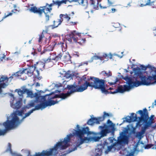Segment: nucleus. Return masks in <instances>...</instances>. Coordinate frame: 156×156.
Returning a JSON list of instances; mask_svg holds the SVG:
<instances>
[{"instance_id":"nucleus-14","label":"nucleus","mask_w":156,"mask_h":156,"mask_svg":"<svg viewBox=\"0 0 156 156\" xmlns=\"http://www.w3.org/2000/svg\"><path fill=\"white\" fill-rule=\"evenodd\" d=\"M45 60H43V61H39L38 62H36V64L37 65V68H38L39 69L41 70H42V69L44 68L45 66L47 67H50L49 65L48 64H46L45 63Z\"/></svg>"},{"instance_id":"nucleus-53","label":"nucleus","mask_w":156,"mask_h":156,"mask_svg":"<svg viewBox=\"0 0 156 156\" xmlns=\"http://www.w3.org/2000/svg\"><path fill=\"white\" fill-rule=\"evenodd\" d=\"M13 7H14V9H15V8H16L17 6H16V5H13Z\"/></svg>"},{"instance_id":"nucleus-52","label":"nucleus","mask_w":156,"mask_h":156,"mask_svg":"<svg viewBox=\"0 0 156 156\" xmlns=\"http://www.w3.org/2000/svg\"><path fill=\"white\" fill-rule=\"evenodd\" d=\"M14 54L18 55L19 54H20V52H16L14 53Z\"/></svg>"},{"instance_id":"nucleus-41","label":"nucleus","mask_w":156,"mask_h":156,"mask_svg":"<svg viewBox=\"0 0 156 156\" xmlns=\"http://www.w3.org/2000/svg\"><path fill=\"white\" fill-rule=\"evenodd\" d=\"M12 14V13L11 12H10L7 15H5V16L3 17L2 20L3 19L5 18L6 17H8V16H11Z\"/></svg>"},{"instance_id":"nucleus-16","label":"nucleus","mask_w":156,"mask_h":156,"mask_svg":"<svg viewBox=\"0 0 156 156\" xmlns=\"http://www.w3.org/2000/svg\"><path fill=\"white\" fill-rule=\"evenodd\" d=\"M8 148L6 150V151H9L10 153L12 156H22L20 154H17L15 152H12L11 150V145L10 143H9L8 144ZM40 154L39 153L36 154L35 156H40Z\"/></svg>"},{"instance_id":"nucleus-43","label":"nucleus","mask_w":156,"mask_h":156,"mask_svg":"<svg viewBox=\"0 0 156 156\" xmlns=\"http://www.w3.org/2000/svg\"><path fill=\"white\" fill-rule=\"evenodd\" d=\"M120 24L119 23H116L113 26L115 27H117L119 26Z\"/></svg>"},{"instance_id":"nucleus-29","label":"nucleus","mask_w":156,"mask_h":156,"mask_svg":"<svg viewBox=\"0 0 156 156\" xmlns=\"http://www.w3.org/2000/svg\"><path fill=\"white\" fill-rule=\"evenodd\" d=\"M153 116H154L153 115H151V117L150 119L149 120L147 123V125L149 126H150L153 123Z\"/></svg>"},{"instance_id":"nucleus-39","label":"nucleus","mask_w":156,"mask_h":156,"mask_svg":"<svg viewBox=\"0 0 156 156\" xmlns=\"http://www.w3.org/2000/svg\"><path fill=\"white\" fill-rule=\"evenodd\" d=\"M97 119H98V120L99 122L100 121H101L104 120L105 119V118L103 116L102 117H99Z\"/></svg>"},{"instance_id":"nucleus-21","label":"nucleus","mask_w":156,"mask_h":156,"mask_svg":"<svg viewBox=\"0 0 156 156\" xmlns=\"http://www.w3.org/2000/svg\"><path fill=\"white\" fill-rule=\"evenodd\" d=\"M146 130V128H144L142 129L140 131L137 132L136 133V137L140 139L143 137V135L145 133Z\"/></svg>"},{"instance_id":"nucleus-37","label":"nucleus","mask_w":156,"mask_h":156,"mask_svg":"<svg viewBox=\"0 0 156 156\" xmlns=\"http://www.w3.org/2000/svg\"><path fill=\"white\" fill-rule=\"evenodd\" d=\"M5 57V55L2 54L0 53V61H2V60L4 59Z\"/></svg>"},{"instance_id":"nucleus-12","label":"nucleus","mask_w":156,"mask_h":156,"mask_svg":"<svg viewBox=\"0 0 156 156\" xmlns=\"http://www.w3.org/2000/svg\"><path fill=\"white\" fill-rule=\"evenodd\" d=\"M59 47L62 48L63 52V53H62V55L64 53L66 54V55H64L63 57L64 60L67 62H70L71 56L68 52L66 51V44L63 42H61L60 44H59Z\"/></svg>"},{"instance_id":"nucleus-61","label":"nucleus","mask_w":156,"mask_h":156,"mask_svg":"<svg viewBox=\"0 0 156 156\" xmlns=\"http://www.w3.org/2000/svg\"><path fill=\"white\" fill-rule=\"evenodd\" d=\"M72 14H73V15L74 14V13L73 12H72Z\"/></svg>"},{"instance_id":"nucleus-48","label":"nucleus","mask_w":156,"mask_h":156,"mask_svg":"<svg viewBox=\"0 0 156 156\" xmlns=\"http://www.w3.org/2000/svg\"><path fill=\"white\" fill-rule=\"evenodd\" d=\"M116 11V9L114 8H112V12L114 13Z\"/></svg>"},{"instance_id":"nucleus-35","label":"nucleus","mask_w":156,"mask_h":156,"mask_svg":"<svg viewBox=\"0 0 156 156\" xmlns=\"http://www.w3.org/2000/svg\"><path fill=\"white\" fill-rule=\"evenodd\" d=\"M65 76L67 78H69L71 77V75L69 73V72H68L66 73Z\"/></svg>"},{"instance_id":"nucleus-63","label":"nucleus","mask_w":156,"mask_h":156,"mask_svg":"<svg viewBox=\"0 0 156 156\" xmlns=\"http://www.w3.org/2000/svg\"><path fill=\"white\" fill-rule=\"evenodd\" d=\"M121 53H122V54H123V52H121Z\"/></svg>"},{"instance_id":"nucleus-64","label":"nucleus","mask_w":156,"mask_h":156,"mask_svg":"<svg viewBox=\"0 0 156 156\" xmlns=\"http://www.w3.org/2000/svg\"><path fill=\"white\" fill-rule=\"evenodd\" d=\"M2 0H0V2Z\"/></svg>"},{"instance_id":"nucleus-59","label":"nucleus","mask_w":156,"mask_h":156,"mask_svg":"<svg viewBox=\"0 0 156 156\" xmlns=\"http://www.w3.org/2000/svg\"><path fill=\"white\" fill-rule=\"evenodd\" d=\"M37 74L38 75V74H39V72L37 70Z\"/></svg>"},{"instance_id":"nucleus-23","label":"nucleus","mask_w":156,"mask_h":156,"mask_svg":"<svg viewBox=\"0 0 156 156\" xmlns=\"http://www.w3.org/2000/svg\"><path fill=\"white\" fill-rule=\"evenodd\" d=\"M101 74L106 77H108L112 75V73L111 71H102Z\"/></svg>"},{"instance_id":"nucleus-40","label":"nucleus","mask_w":156,"mask_h":156,"mask_svg":"<svg viewBox=\"0 0 156 156\" xmlns=\"http://www.w3.org/2000/svg\"><path fill=\"white\" fill-rule=\"evenodd\" d=\"M20 10L19 8H15L14 9L12 10V12L13 13H16V11L20 12Z\"/></svg>"},{"instance_id":"nucleus-55","label":"nucleus","mask_w":156,"mask_h":156,"mask_svg":"<svg viewBox=\"0 0 156 156\" xmlns=\"http://www.w3.org/2000/svg\"><path fill=\"white\" fill-rule=\"evenodd\" d=\"M21 78L23 80H25L26 79V77L25 78Z\"/></svg>"},{"instance_id":"nucleus-60","label":"nucleus","mask_w":156,"mask_h":156,"mask_svg":"<svg viewBox=\"0 0 156 156\" xmlns=\"http://www.w3.org/2000/svg\"><path fill=\"white\" fill-rule=\"evenodd\" d=\"M112 88L111 87H110L109 88V90H112Z\"/></svg>"},{"instance_id":"nucleus-11","label":"nucleus","mask_w":156,"mask_h":156,"mask_svg":"<svg viewBox=\"0 0 156 156\" xmlns=\"http://www.w3.org/2000/svg\"><path fill=\"white\" fill-rule=\"evenodd\" d=\"M144 112L142 110H140L138 111V112L140 115L141 117L139 118V121L136 124V126H137L138 125L140 126L142 124H140L141 121H143L144 122L146 123L147 122L149 117L147 113H145V112H147V110L146 108L144 109Z\"/></svg>"},{"instance_id":"nucleus-2","label":"nucleus","mask_w":156,"mask_h":156,"mask_svg":"<svg viewBox=\"0 0 156 156\" xmlns=\"http://www.w3.org/2000/svg\"><path fill=\"white\" fill-rule=\"evenodd\" d=\"M66 98V95L64 93L58 95L51 93L38 97L35 100L31 101L20 110L16 111L7 117V121L3 124L5 129H0V136L4 135L7 131L17 127L34 111L39 109L42 110L47 106L54 105L61 100Z\"/></svg>"},{"instance_id":"nucleus-36","label":"nucleus","mask_w":156,"mask_h":156,"mask_svg":"<svg viewBox=\"0 0 156 156\" xmlns=\"http://www.w3.org/2000/svg\"><path fill=\"white\" fill-rule=\"evenodd\" d=\"M44 37V35L43 33H42L41 35H39V38L38 40L39 42L40 43V42H41L42 38H43Z\"/></svg>"},{"instance_id":"nucleus-19","label":"nucleus","mask_w":156,"mask_h":156,"mask_svg":"<svg viewBox=\"0 0 156 156\" xmlns=\"http://www.w3.org/2000/svg\"><path fill=\"white\" fill-rule=\"evenodd\" d=\"M62 20V18H60V19H58L57 21H53V24L50 26L51 27L52 29L56 28L61 24Z\"/></svg>"},{"instance_id":"nucleus-4","label":"nucleus","mask_w":156,"mask_h":156,"mask_svg":"<svg viewBox=\"0 0 156 156\" xmlns=\"http://www.w3.org/2000/svg\"><path fill=\"white\" fill-rule=\"evenodd\" d=\"M147 67L151 71L152 76L147 77L143 76L141 69L139 67L134 68V72H130L131 74H134L133 76H129V91L135 87L141 85L148 86L156 83V68L150 65H148Z\"/></svg>"},{"instance_id":"nucleus-18","label":"nucleus","mask_w":156,"mask_h":156,"mask_svg":"<svg viewBox=\"0 0 156 156\" xmlns=\"http://www.w3.org/2000/svg\"><path fill=\"white\" fill-rule=\"evenodd\" d=\"M66 0H62L61 1L53 0L52 3L50 4V5L52 6L55 5H57L59 6L63 3L66 4Z\"/></svg>"},{"instance_id":"nucleus-56","label":"nucleus","mask_w":156,"mask_h":156,"mask_svg":"<svg viewBox=\"0 0 156 156\" xmlns=\"http://www.w3.org/2000/svg\"><path fill=\"white\" fill-rule=\"evenodd\" d=\"M72 23H73V25H75L76 24V23H75V22H74V23L73 22Z\"/></svg>"},{"instance_id":"nucleus-22","label":"nucleus","mask_w":156,"mask_h":156,"mask_svg":"<svg viewBox=\"0 0 156 156\" xmlns=\"http://www.w3.org/2000/svg\"><path fill=\"white\" fill-rule=\"evenodd\" d=\"M90 3L94 8L96 9L98 8V0H90Z\"/></svg>"},{"instance_id":"nucleus-13","label":"nucleus","mask_w":156,"mask_h":156,"mask_svg":"<svg viewBox=\"0 0 156 156\" xmlns=\"http://www.w3.org/2000/svg\"><path fill=\"white\" fill-rule=\"evenodd\" d=\"M51 6L50 5L47 3L45 6L41 7V10H42V13L44 12L45 15V18L46 21H48L49 20V14L51 12L52 10Z\"/></svg>"},{"instance_id":"nucleus-50","label":"nucleus","mask_w":156,"mask_h":156,"mask_svg":"<svg viewBox=\"0 0 156 156\" xmlns=\"http://www.w3.org/2000/svg\"><path fill=\"white\" fill-rule=\"evenodd\" d=\"M36 87H39L40 86V84L39 83H37L36 84Z\"/></svg>"},{"instance_id":"nucleus-38","label":"nucleus","mask_w":156,"mask_h":156,"mask_svg":"<svg viewBox=\"0 0 156 156\" xmlns=\"http://www.w3.org/2000/svg\"><path fill=\"white\" fill-rule=\"evenodd\" d=\"M88 61H86L85 62H81V63H79V65L78 66L79 67L83 65L84 64H86V65H87L88 64Z\"/></svg>"},{"instance_id":"nucleus-24","label":"nucleus","mask_w":156,"mask_h":156,"mask_svg":"<svg viewBox=\"0 0 156 156\" xmlns=\"http://www.w3.org/2000/svg\"><path fill=\"white\" fill-rule=\"evenodd\" d=\"M128 152L127 151L126 149H125L123 150L120 151V154H126V153L127 154L128 153ZM134 155V152H132L131 153H129L128 154H127L126 156H133Z\"/></svg>"},{"instance_id":"nucleus-30","label":"nucleus","mask_w":156,"mask_h":156,"mask_svg":"<svg viewBox=\"0 0 156 156\" xmlns=\"http://www.w3.org/2000/svg\"><path fill=\"white\" fill-rule=\"evenodd\" d=\"M123 119H126V121L128 122H132L131 118L130 116H127L125 118H123Z\"/></svg>"},{"instance_id":"nucleus-62","label":"nucleus","mask_w":156,"mask_h":156,"mask_svg":"<svg viewBox=\"0 0 156 156\" xmlns=\"http://www.w3.org/2000/svg\"><path fill=\"white\" fill-rule=\"evenodd\" d=\"M2 90L1 89V92L0 93V94H1L2 93Z\"/></svg>"},{"instance_id":"nucleus-58","label":"nucleus","mask_w":156,"mask_h":156,"mask_svg":"<svg viewBox=\"0 0 156 156\" xmlns=\"http://www.w3.org/2000/svg\"><path fill=\"white\" fill-rule=\"evenodd\" d=\"M31 40H30V41H29V44H30V43H31Z\"/></svg>"},{"instance_id":"nucleus-47","label":"nucleus","mask_w":156,"mask_h":156,"mask_svg":"<svg viewBox=\"0 0 156 156\" xmlns=\"http://www.w3.org/2000/svg\"><path fill=\"white\" fill-rule=\"evenodd\" d=\"M114 55H116V56H118V57H120V58H122V56H123V55H122L121 56H119V55H118L117 54H114Z\"/></svg>"},{"instance_id":"nucleus-57","label":"nucleus","mask_w":156,"mask_h":156,"mask_svg":"<svg viewBox=\"0 0 156 156\" xmlns=\"http://www.w3.org/2000/svg\"><path fill=\"white\" fill-rule=\"evenodd\" d=\"M39 80H40L41 79V77H39L37 78Z\"/></svg>"},{"instance_id":"nucleus-33","label":"nucleus","mask_w":156,"mask_h":156,"mask_svg":"<svg viewBox=\"0 0 156 156\" xmlns=\"http://www.w3.org/2000/svg\"><path fill=\"white\" fill-rule=\"evenodd\" d=\"M147 2L145 4H141L140 6L141 7H142L147 5H150V0H147ZM144 1L146 2V0H144Z\"/></svg>"},{"instance_id":"nucleus-26","label":"nucleus","mask_w":156,"mask_h":156,"mask_svg":"<svg viewBox=\"0 0 156 156\" xmlns=\"http://www.w3.org/2000/svg\"><path fill=\"white\" fill-rule=\"evenodd\" d=\"M130 116L131 117V118L132 122L136 121L137 119L136 115L134 113H131V115Z\"/></svg>"},{"instance_id":"nucleus-44","label":"nucleus","mask_w":156,"mask_h":156,"mask_svg":"<svg viewBox=\"0 0 156 156\" xmlns=\"http://www.w3.org/2000/svg\"><path fill=\"white\" fill-rule=\"evenodd\" d=\"M108 2L109 5H111L112 4V3L109 0H107Z\"/></svg>"},{"instance_id":"nucleus-42","label":"nucleus","mask_w":156,"mask_h":156,"mask_svg":"<svg viewBox=\"0 0 156 156\" xmlns=\"http://www.w3.org/2000/svg\"><path fill=\"white\" fill-rule=\"evenodd\" d=\"M62 86V84L61 83L57 84L55 85V87H59Z\"/></svg>"},{"instance_id":"nucleus-34","label":"nucleus","mask_w":156,"mask_h":156,"mask_svg":"<svg viewBox=\"0 0 156 156\" xmlns=\"http://www.w3.org/2000/svg\"><path fill=\"white\" fill-rule=\"evenodd\" d=\"M103 113H104V114H103V116L105 118L107 117H108L109 116H112V115L111 114H109L108 113H106L105 112H104Z\"/></svg>"},{"instance_id":"nucleus-31","label":"nucleus","mask_w":156,"mask_h":156,"mask_svg":"<svg viewBox=\"0 0 156 156\" xmlns=\"http://www.w3.org/2000/svg\"><path fill=\"white\" fill-rule=\"evenodd\" d=\"M63 16H64V18L66 19L68 21L70 19V17H69L67 15H64L61 14L60 15V18H62V17Z\"/></svg>"},{"instance_id":"nucleus-15","label":"nucleus","mask_w":156,"mask_h":156,"mask_svg":"<svg viewBox=\"0 0 156 156\" xmlns=\"http://www.w3.org/2000/svg\"><path fill=\"white\" fill-rule=\"evenodd\" d=\"M67 1L69 2L77 1L83 7L84 9H86L88 5L87 0H67L66 2Z\"/></svg>"},{"instance_id":"nucleus-7","label":"nucleus","mask_w":156,"mask_h":156,"mask_svg":"<svg viewBox=\"0 0 156 156\" xmlns=\"http://www.w3.org/2000/svg\"><path fill=\"white\" fill-rule=\"evenodd\" d=\"M15 92H17L20 97L19 99L17 100L16 99L14 95L12 94H9L11 98L10 100V105L12 108L18 109L22 106V101L23 98V94L26 93L27 94V97L31 98H36V99L38 97H40V94L37 93L33 94L32 92L26 88L24 86L22 87L20 89H16L15 90Z\"/></svg>"},{"instance_id":"nucleus-17","label":"nucleus","mask_w":156,"mask_h":156,"mask_svg":"<svg viewBox=\"0 0 156 156\" xmlns=\"http://www.w3.org/2000/svg\"><path fill=\"white\" fill-rule=\"evenodd\" d=\"M29 11L34 13H37L40 16L42 14V10H41L40 7L37 9L36 6L31 7L29 9Z\"/></svg>"},{"instance_id":"nucleus-46","label":"nucleus","mask_w":156,"mask_h":156,"mask_svg":"<svg viewBox=\"0 0 156 156\" xmlns=\"http://www.w3.org/2000/svg\"><path fill=\"white\" fill-rule=\"evenodd\" d=\"M141 67H142V69L143 70H146V67L145 66H144L142 65L141 66Z\"/></svg>"},{"instance_id":"nucleus-6","label":"nucleus","mask_w":156,"mask_h":156,"mask_svg":"<svg viewBox=\"0 0 156 156\" xmlns=\"http://www.w3.org/2000/svg\"><path fill=\"white\" fill-rule=\"evenodd\" d=\"M127 133L128 132L126 131L122 132L120 133V136L118 137L117 140L114 138L110 137L108 140L109 142H107L106 141L103 144L98 145L95 150V156H101L103 150L108 144H112L111 146H107V150L105 151L106 154H107L108 152L110 151L117 144L121 145L123 144H128L129 137L127 136Z\"/></svg>"},{"instance_id":"nucleus-8","label":"nucleus","mask_w":156,"mask_h":156,"mask_svg":"<svg viewBox=\"0 0 156 156\" xmlns=\"http://www.w3.org/2000/svg\"><path fill=\"white\" fill-rule=\"evenodd\" d=\"M29 65L28 64L27 65ZM30 66L28 68L23 69L22 70H20L15 73L12 74V76L8 78L3 76L0 78V93L1 91V88H5L8 84V82H10L12 78H15L16 77L21 76L24 74H27L28 76H31L33 75V73L35 70L36 66V64L33 66L30 64Z\"/></svg>"},{"instance_id":"nucleus-54","label":"nucleus","mask_w":156,"mask_h":156,"mask_svg":"<svg viewBox=\"0 0 156 156\" xmlns=\"http://www.w3.org/2000/svg\"><path fill=\"white\" fill-rule=\"evenodd\" d=\"M101 6V8H107V7H106V6L103 7L101 6Z\"/></svg>"},{"instance_id":"nucleus-51","label":"nucleus","mask_w":156,"mask_h":156,"mask_svg":"<svg viewBox=\"0 0 156 156\" xmlns=\"http://www.w3.org/2000/svg\"><path fill=\"white\" fill-rule=\"evenodd\" d=\"M76 54H75V55H76L77 56V57H79V53L78 52H76Z\"/></svg>"},{"instance_id":"nucleus-9","label":"nucleus","mask_w":156,"mask_h":156,"mask_svg":"<svg viewBox=\"0 0 156 156\" xmlns=\"http://www.w3.org/2000/svg\"><path fill=\"white\" fill-rule=\"evenodd\" d=\"M66 38L69 43L77 42L80 45H83L86 41L85 38H81L80 33H76L75 31L67 35Z\"/></svg>"},{"instance_id":"nucleus-10","label":"nucleus","mask_w":156,"mask_h":156,"mask_svg":"<svg viewBox=\"0 0 156 156\" xmlns=\"http://www.w3.org/2000/svg\"><path fill=\"white\" fill-rule=\"evenodd\" d=\"M50 56L47 59L45 60V63L46 64H48L50 67L53 65V63L52 60H55V61H58L61 60L62 57V52L60 53L58 55H56V54L53 53H50Z\"/></svg>"},{"instance_id":"nucleus-49","label":"nucleus","mask_w":156,"mask_h":156,"mask_svg":"<svg viewBox=\"0 0 156 156\" xmlns=\"http://www.w3.org/2000/svg\"><path fill=\"white\" fill-rule=\"evenodd\" d=\"M150 147H151V146H150V145H147L146 146V147H145V149H148V148H150Z\"/></svg>"},{"instance_id":"nucleus-1","label":"nucleus","mask_w":156,"mask_h":156,"mask_svg":"<svg viewBox=\"0 0 156 156\" xmlns=\"http://www.w3.org/2000/svg\"><path fill=\"white\" fill-rule=\"evenodd\" d=\"M107 123L108 125L104 124L103 126H99V128L101 129V131L97 133L90 131L87 127L80 128L79 126L77 125L76 128L77 130L73 129L72 131L73 134L67 135L63 140V139L61 140L60 142L57 143L53 148L50 149L49 151L43 150L41 153H36L33 156H35L37 153L40 154V156H49L52 154L56 155L58 153V149H65L69 146V143L70 139L74 136H76V140L73 147L72 146L73 148L69 150V153L76 150L77 147L83 143L91 141H98L101 138L106 136L108 134L114 132L115 125L110 120H108ZM60 156H66V154H64Z\"/></svg>"},{"instance_id":"nucleus-32","label":"nucleus","mask_w":156,"mask_h":156,"mask_svg":"<svg viewBox=\"0 0 156 156\" xmlns=\"http://www.w3.org/2000/svg\"><path fill=\"white\" fill-rule=\"evenodd\" d=\"M21 151L27 154V156H29L30 154V151L28 150H21Z\"/></svg>"},{"instance_id":"nucleus-25","label":"nucleus","mask_w":156,"mask_h":156,"mask_svg":"<svg viewBox=\"0 0 156 156\" xmlns=\"http://www.w3.org/2000/svg\"><path fill=\"white\" fill-rule=\"evenodd\" d=\"M55 44V42L52 43L49 46L46 48V50L48 51H52L53 50Z\"/></svg>"},{"instance_id":"nucleus-45","label":"nucleus","mask_w":156,"mask_h":156,"mask_svg":"<svg viewBox=\"0 0 156 156\" xmlns=\"http://www.w3.org/2000/svg\"><path fill=\"white\" fill-rule=\"evenodd\" d=\"M103 57L107 58L108 57V55L106 54H104L103 55Z\"/></svg>"},{"instance_id":"nucleus-3","label":"nucleus","mask_w":156,"mask_h":156,"mask_svg":"<svg viewBox=\"0 0 156 156\" xmlns=\"http://www.w3.org/2000/svg\"><path fill=\"white\" fill-rule=\"evenodd\" d=\"M66 98V95L64 93L58 95L51 93L38 97L35 100L31 101L20 110L16 111L7 117V121L3 124L5 129H0V136L4 135L7 131L17 127L34 111L39 109L42 110L47 106L54 105L61 100Z\"/></svg>"},{"instance_id":"nucleus-28","label":"nucleus","mask_w":156,"mask_h":156,"mask_svg":"<svg viewBox=\"0 0 156 156\" xmlns=\"http://www.w3.org/2000/svg\"><path fill=\"white\" fill-rule=\"evenodd\" d=\"M114 78L115 80V81H114L113 82L108 83L109 84V85L111 86L115 84L116 83V82L118 81V79L117 77H114Z\"/></svg>"},{"instance_id":"nucleus-5","label":"nucleus","mask_w":156,"mask_h":156,"mask_svg":"<svg viewBox=\"0 0 156 156\" xmlns=\"http://www.w3.org/2000/svg\"><path fill=\"white\" fill-rule=\"evenodd\" d=\"M92 82H88L82 79H80L78 82V85H76L75 83L72 85H68L67 88L69 90L66 93V98L69 96L71 94L75 92H82L87 89L88 86L93 87L95 89L100 90L102 93L106 94L108 93V91L106 89V85L105 84V80H100L98 78L90 77V79Z\"/></svg>"},{"instance_id":"nucleus-27","label":"nucleus","mask_w":156,"mask_h":156,"mask_svg":"<svg viewBox=\"0 0 156 156\" xmlns=\"http://www.w3.org/2000/svg\"><path fill=\"white\" fill-rule=\"evenodd\" d=\"M92 60L94 59L95 60H97L98 59H100L101 60H103V57H100V56H98L97 55H94V56L92 58Z\"/></svg>"},{"instance_id":"nucleus-20","label":"nucleus","mask_w":156,"mask_h":156,"mask_svg":"<svg viewBox=\"0 0 156 156\" xmlns=\"http://www.w3.org/2000/svg\"><path fill=\"white\" fill-rule=\"evenodd\" d=\"M87 124L88 125L93 126L94 123L97 124H99V122L98 121V119L95 118H93V119H90L88 120L87 122Z\"/></svg>"}]
</instances>
